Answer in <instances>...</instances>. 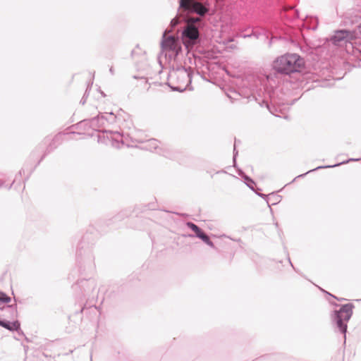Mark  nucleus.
<instances>
[{"label": "nucleus", "instance_id": "nucleus-15", "mask_svg": "<svg viewBox=\"0 0 361 361\" xmlns=\"http://www.w3.org/2000/svg\"><path fill=\"white\" fill-rule=\"evenodd\" d=\"M281 200V196L277 195L274 192L269 194V197H268V200H267V203L269 207L270 208L271 212H272V209L271 208L270 204L272 205H275V204H278L279 202H280Z\"/></svg>", "mask_w": 361, "mask_h": 361}, {"label": "nucleus", "instance_id": "nucleus-7", "mask_svg": "<svg viewBox=\"0 0 361 361\" xmlns=\"http://www.w3.org/2000/svg\"><path fill=\"white\" fill-rule=\"evenodd\" d=\"M89 238V235H84L78 245L76 258L80 263L82 261L92 263L94 260L92 244H90Z\"/></svg>", "mask_w": 361, "mask_h": 361}, {"label": "nucleus", "instance_id": "nucleus-1", "mask_svg": "<svg viewBox=\"0 0 361 361\" xmlns=\"http://www.w3.org/2000/svg\"><path fill=\"white\" fill-rule=\"evenodd\" d=\"M190 23L183 30L181 37L173 35H166V30L162 35L160 42L161 49L165 52V56L169 60H176L180 53L182 52V44L188 48V43L194 42L199 38V28L204 23L199 18L192 17L190 18Z\"/></svg>", "mask_w": 361, "mask_h": 361}, {"label": "nucleus", "instance_id": "nucleus-14", "mask_svg": "<svg viewBox=\"0 0 361 361\" xmlns=\"http://www.w3.org/2000/svg\"><path fill=\"white\" fill-rule=\"evenodd\" d=\"M255 37L257 39H261L264 41L268 39V33L267 30L264 28H259L256 30H252L251 34L249 35H245L244 37Z\"/></svg>", "mask_w": 361, "mask_h": 361}, {"label": "nucleus", "instance_id": "nucleus-35", "mask_svg": "<svg viewBox=\"0 0 361 361\" xmlns=\"http://www.w3.org/2000/svg\"><path fill=\"white\" fill-rule=\"evenodd\" d=\"M317 26L316 25V26L312 27V29L313 30H316V29H317Z\"/></svg>", "mask_w": 361, "mask_h": 361}, {"label": "nucleus", "instance_id": "nucleus-28", "mask_svg": "<svg viewBox=\"0 0 361 361\" xmlns=\"http://www.w3.org/2000/svg\"><path fill=\"white\" fill-rule=\"evenodd\" d=\"M328 294H329L330 296H331V297H333V298H336V300H339V301H340V300H345L344 298H338L337 297H336V296L333 295L332 294H331V293H328Z\"/></svg>", "mask_w": 361, "mask_h": 361}, {"label": "nucleus", "instance_id": "nucleus-2", "mask_svg": "<svg viewBox=\"0 0 361 361\" xmlns=\"http://www.w3.org/2000/svg\"><path fill=\"white\" fill-rule=\"evenodd\" d=\"M275 75L269 74L262 80H257L256 82V90H252L250 95L247 96L249 100H255L260 106H265L273 114L269 99L272 102L275 95V90L279 81L276 80Z\"/></svg>", "mask_w": 361, "mask_h": 361}, {"label": "nucleus", "instance_id": "nucleus-17", "mask_svg": "<svg viewBox=\"0 0 361 361\" xmlns=\"http://www.w3.org/2000/svg\"><path fill=\"white\" fill-rule=\"evenodd\" d=\"M200 239L202 240L206 245H207L210 247L217 250L214 243L211 240L210 238L206 233H204Z\"/></svg>", "mask_w": 361, "mask_h": 361}, {"label": "nucleus", "instance_id": "nucleus-3", "mask_svg": "<svg viewBox=\"0 0 361 361\" xmlns=\"http://www.w3.org/2000/svg\"><path fill=\"white\" fill-rule=\"evenodd\" d=\"M305 65V61L297 54H286L276 59L273 63L275 73L290 75L301 71Z\"/></svg>", "mask_w": 361, "mask_h": 361}, {"label": "nucleus", "instance_id": "nucleus-18", "mask_svg": "<svg viewBox=\"0 0 361 361\" xmlns=\"http://www.w3.org/2000/svg\"><path fill=\"white\" fill-rule=\"evenodd\" d=\"M243 180L245 185L252 191H255L254 185H255V182L254 180L248 176L244 178Z\"/></svg>", "mask_w": 361, "mask_h": 361}, {"label": "nucleus", "instance_id": "nucleus-24", "mask_svg": "<svg viewBox=\"0 0 361 361\" xmlns=\"http://www.w3.org/2000/svg\"><path fill=\"white\" fill-rule=\"evenodd\" d=\"M145 207H147V209H149V210L157 209V205L154 202L149 203L147 205H145Z\"/></svg>", "mask_w": 361, "mask_h": 361}, {"label": "nucleus", "instance_id": "nucleus-30", "mask_svg": "<svg viewBox=\"0 0 361 361\" xmlns=\"http://www.w3.org/2000/svg\"><path fill=\"white\" fill-rule=\"evenodd\" d=\"M357 30L359 33L361 35V24L357 25Z\"/></svg>", "mask_w": 361, "mask_h": 361}, {"label": "nucleus", "instance_id": "nucleus-13", "mask_svg": "<svg viewBox=\"0 0 361 361\" xmlns=\"http://www.w3.org/2000/svg\"><path fill=\"white\" fill-rule=\"evenodd\" d=\"M186 226L195 233V234L188 235V236L190 238H200L201 236L205 233V232L201 228H200L197 225L192 221H188L186 223Z\"/></svg>", "mask_w": 361, "mask_h": 361}, {"label": "nucleus", "instance_id": "nucleus-8", "mask_svg": "<svg viewBox=\"0 0 361 361\" xmlns=\"http://www.w3.org/2000/svg\"><path fill=\"white\" fill-rule=\"evenodd\" d=\"M356 37L355 31L347 29H339L334 31L330 37L329 41L335 46L341 47L347 45L348 43L352 45L351 41Z\"/></svg>", "mask_w": 361, "mask_h": 361}, {"label": "nucleus", "instance_id": "nucleus-32", "mask_svg": "<svg viewBox=\"0 0 361 361\" xmlns=\"http://www.w3.org/2000/svg\"><path fill=\"white\" fill-rule=\"evenodd\" d=\"M22 173H25V170L24 169H22L20 171H19V174L21 176L22 175Z\"/></svg>", "mask_w": 361, "mask_h": 361}, {"label": "nucleus", "instance_id": "nucleus-33", "mask_svg": "<svg viewBox=\"0 0 361 361\" xmlns=\"http://www.w3.org/2000/svg\"><path fill=\"white\" fill-rule=\"evenodd\" d=\"M288 261H289V263L290 264V265L292 266V267L293 268V269L295 270V268L293 267L290 258H288Z\"/></svg>", "mask_w": 361, "mask_h": 361}, {"label": "nucleus", "instance_id": "nucleus-34", "mask_svg": "<svg viewBox=\"0 0 361 361\" xmlns=\"http://www.w3.org/2000/svg\"><path fill=\"white\" fill-rule=\"evenodd\" d=\"M164 156H165L166 157L170 158V159H171V158H172V157H171L170 155H169L167 153L164 154Z\"/></svg>", "mask_w": 361, "mask_h": 361}, {"label": "nucleus", "instance_id": "nucleus-37", "mask_svg": "<svg viewBox=\"0 0 361 361\" xmlns=\"http://www.w3.org/2000/svg\"><path fill=\"white\" fill-rule=\"evenodd\" d=\"M101 94H102V95L103 97H105V96H106V94H105L103 92H101Z\"/></svg>", "mask_w": 361, "mask_h": 361}, {"label": "nucleus", "instance_id": "nucleus-16", "mask_svg": "<svg viewBox=\"0 0 361 361\" xmlns=\"http://www.w3.org/2000/svg\"><path fill=\"white\" fill-rule=\"evenodd\" d=\"M130 214H131V210L130 209H123V210L121 211L118 214H117L114 217V221H122L125 218L128 217Z\"/></svg>", "mask_w": 361, "mask_h": 361}, {"label": "nucleus", "instance_id": "nucleus-27", "mask_svg": "<svg viewBox=\"0 0 361 361\" xmlns=\"http://www.w3.org/2000/svg\"><path fill=\"white\" fill-rule=\"evenodd\" d=\"M238 174L240 177H242L243 179H244V178H245V177L247 176V175H246V174L245 173V172H244L243 171H242L241 169H239V170H238Z\"/></svg>", "mask_w": 361, "mask_h": 361}, {"label": "nucleus", "instance_id": "nucleus-40", "mask_svg": "<svg viewBox=\"0 0 361 361\" xmlns=\"http://www.w3.org/2000/svg\"><path fill=\"white\" fill-rule=\"evenodd\" d=\"M25 340L27 341V342L30 341V340L27 338H25Z\"/></svg>", "mask_w": 361, "mask_h": 361}, {"label": "nucleus", "instance_id": "nucleus-5", "mask_svg": "<svg viewBox=\"0 0 361 361\" xmlns=\"http://www.w3.org/2000/svg\"><path fill=\"white\" fill-rule=\"evenodd\" d=\"M353 303L341 305L338 310L332 312L331 319L336 329L343 334V344L346 343V333L348 329V322L353 315L354 308Z\"/></svg>", "mask_w": 361, "mask_h": 361}, {"label": "nucleus", "instance_id": "nucleus-11", "mask_svg": "<svg viewBox=\"0 0 361 361\" xmlns=\"http://www.w3.org/2000/svg\"><path fill=\"white\" fill-rule=\"evenodd\" d=\"M0 326L11 331H17L19 335H23L20 329V323L18 320L10 322L5 319L0 318Z\"/></svg>", "mask_w": 361, "mask_h": 361}, {"label": "nucleus", "instance_id": "nucleus-29", "mask_svg": "<svg viewBox=\"0 0 361 361\" xmlns=\"http://www.w3.org/2000/svg\"><path fill=\"white\" fill-rule=\"evenodd\" d=\"M109 72L111 73V75H114V68L113 67H111L109 68Z\"/></svg>", "mask_w": 361, "mask_h": 361}, {"label": "nucleus", "instance_id": "nucleus-42", "mask_svg": "<svg viewBox=\"0 0 361 361\" xmlns=\"http://www.w3.org/2000/svg\"><path fill=\"white\" fill-rule=\"evenodd\" d=\"M2 186V183H0V188Z\"/></svg>", "mask_w": 361, "mask_h": 361}, {"label": "nucleus", "instance_id": "nucleus-19", "mask_svg": "<svg viewBox=\"0 0 361 361\" xmlns=\"http://www.w3.org/2000/svg\"><path fill=\"white\" fill-rule=\"evenodd\" d=\"M11 300V298L6 293L0 290V304L8 303Z\"/></svg>", "mask_w": 361, "mask_h": 361}, {"label": "nucleus", "instance_id": "nucleus-12", "mask_svg": "<svg viewBox=\"0 0 361 361\" xmlns=\"http://www.w3.org/2000/svg\"><path fill=\"white\" fill-rule=\"evenodd\" d=\"M361 159L360 158H357V159H355V158H350V159H348V160L346 161H341L340 163H337V164H335L334 165H326V166H317L313 169H311V170H309L308 171H307L306 173H302V174H300V175H298V176H296L292 181L291 183H293V181L295 180V179L297 178H303L305 177L307 174L311 173V172H313V171H317L319 169H327V168H334V167H336V166H338L340 165H342V164H347V163H349L350 161H360Z\"/></svg>", "mask_w": 361, "mask_h": 361}, {"label": "nucleus", "instance_id": "nucleus-20", "mask_svg": "<svg viewBox=\"0 0 361 361\" xmlns=\"http://www.w3.org/2000/svg\"><path fill=\"white\" fill-rule=\"evenodd\" d=\"M159 141L157 139H150L147 141V146L149 149H156L158 147Z\"/></svg>", "mask_w": 361, "mask_h": 361}, {"label": "nucleus", "instance_id": "nucleus-38", "mask_svg": "<svg viewBox=\"0 0 361 361\" xmlns=\"http://www.w3.org/2000/svg\"><path fill=\"white\" fill-rule=\"evenodd\" d=\"M231 239L232 240V238H231ZM238 240H240V239H238V240L233 239V241H238Z\"/></svg>", "mask_w": 361, "mask_h": 361}, {"label": "nucleus", "instance_id": "nucleus-4", "mask_svg": "<svg viewBox=\"0 0 361 361\" xmlns=\"http://www.w3.org/2000/svg\"><path fill=\"white\" fill-rule=\"evenodd\" d=\"M192 68L177 66L169 74L168 85L173 91L182 92L191 85Z\"/></svg>", "mask_w": 361, "mask_h": 361}, {"label": "nucleus", "instance_id": "nucleus-36", "mask_svg": "<svg viewBox=\"0 0 361 361\" xmlns=\"http://www.w3.org/2000/svg\"><path fill=\"white\" fill-rule=\"evenodd\" d=\"M271 44V39L269 40V46L270 47Z\"/></svg>", "mask_w": 361, "mask_h": 361}, {"label": "nucleus", "instance_id": "nucleus-31", "mask_svg": "<svg viewBox=\"0 0 361 361\" xmlns=\"http://www.w3.org/2000/svg\"><path fill=\"white\" fill-rule=\"evenodd\" d=\"M176 20H175V19H172V20H171V24H173V25H176Z\"/></svg>", "mask_w": 361, "mask_h": 361}, {"label": "nucleus", "instance_id": "nucleus-23", "mask_svg": "<svg viewBox=\"0 0 361 361\" xmlns=\"http://www.w3.org/2000/svg\"><path fill=\"white\" fill-rule=\"evenodd\" d=\"M52 150V148L51 147V145L49 147H47L46 152H44V154L42 156V157L40 158V159L38 161V162L37 163L36 165H38L39 164V163L43 160V159L45 157V156L49 153ZM37 166H35L36 167Z\"/></svg>", "mask_w": 361, "mask_h": 361}, {"label": "nucleus", "instance_id": "nucleus-41", "mask_svg": "<svg viewBox=\"0 0 361 361\" xmlns=\"http://www.w3.org/2000/svg\"><path fill=\"white\" fill-rule=\"evenodd\" d=\"M25 350H27V346H24Z\"/></svg>", "mask_w": 361, "mask_h": 361}, {"label": "nucleus", "instance_id": "nucleus-21", "mask_svg": "<svg viewBox=\"0 0 361 361\" xmlns=\"http://www.w3.org/2000/svg\"><path fill=\"white\" fill-rule=\"evenodd\" d=\"M92 83H93V82H91V83L88 85V86H87V89H86V90H85V93L83 94V97H82V99H81V100L80 102V103L81 104H82V105H84L86 103L87 98V97L89 95V88H90V87L92 86Z\"/></svg>", "mask_w": 361, "mask_h": 361}, {"label": "nucleus", "instance_id": "nucleus-10", "mask_svg": "<svg viewBox=\"0 0 361 361\" xmlns=\"http://www.w3.org/2000/svg\"><path fill=\"white\" fill-rule=\"evenodd\" d=\"M96 282L93 279H82L78 280L77 283L75 285V288H79L81 291L85 294L91 293L96 288Z\"/></svg>", "mask_w": 361, "mask_h": 361}, {"label": "nucleus", "instance_id": "nucleus-6", "mask_svg": "<svg viewBox=\"0 0 361 361\" xmlns=\"http://www.w3.org/2000/svg\"><path fill=\"white\" fill-rule=\"evenodd\" d=\"M116 116L113 112L106 113V115L99 113L93 118L82 120L80 122V124L87 126L94 130L113 133L111 130H101V128L114 125L116 122Z\"/></svg>", "mask_w": 361, "mask_h": 361}, {"label": "nucleus", "instance_id": "nucleus-9", "mask_svg": "<svg viewBox=\"0 0 361 361\" xmlns=\"http://www.w3.org/2000/svg\"><path fill=\"white\" fill-rule=\"evenodd\" d=\"M179 4L180 7L187 8L200 16H204L209 12L208 6L197 0H179Z\"/></svg>", "mask_w": 361, "mask_h": 361}, {"label": "nucleus", "instance_id": "nucleus-26", "mask_svg": "<svg viewBox=\"0 0 361 361\" xmlns=\"http://www.w3.org/2000/svg\"><path fill=\"white\" fill-rule=\"evenodd\" d=\"M7 308L9 310H11L13 311H15L16 313L17 312V305H7Z\"/></svg>", "mask_w": 361, "mask_h": 361}, {"label": "nucleus", "instance_id": "nucleus-22", "mask_svg": "<svg viewBox=\"0 0 361 361\" xmlns=\"http://www.w3.org/2000/svg\"><path fill=\"white\" fill-rule=\"evenodd\" d=\"M237 140H235V144H234V149H233V166L235 167L236 166V157L238 155V151L235 149V145H236Z\"/></svg>", "mask_w": 361, "mask_h": 361}, {"label": "nucleus", "instance_id": "nucleus-25", "mask_svg": "<svg viewBox=\"0 0 361 361\" xmlns=\"http://www.w3.org/2000/svg\"><path fill=\"white\" fill-rule=\"evenodd\" d=\"M255 193H256L258 196H259V197H262V198H263V199L267 202V200H268V197H269V195H265V194H263V193H258V192H257L255 190Z\"/></svg>", "mask_w": 361, "mask_h": 361}, {"label": "nucleus", "instance_id": "nucleus-39", "mask_svg": "<svg viewBox=\"0 0 361 361\" xmlns=\"http://www.w3.org/2000/svg\"><path fill=\"white\" fill-rule=\"evenodd\" d=\"M275 226H276V227H278L279 224H278V223H277V222H276V223H275Z\"/></svg>", "mask_w": 361, "mask_h": 361}]
</instances>
